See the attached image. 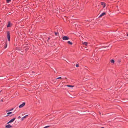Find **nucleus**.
Listing matches in <instances>:
<instances>
[{
	"label": "nucleus",
	"mask_w": 128,
	"mask_h": 128,
	"mask_svg": "<svg viewBox=\"0 0 128 128\" xmlns=\"http://www.w3.org/2000/svg\"><path fill=\"white\" fill-rule=\"evenodd\" d=\"M7 38L8 39V40L10 41V34L9 32H7Z\"/></svg>",
	"instance_id": "nucleus-1"
},
{
	"label": "nucleus",
	"mask_w": 128,
	"mask_h": 128,
	"mask_svg": "<svg viewBox=\"0 0 128 128\" xmlns=\"http://www.w3.org/2000/svg\"><path fill=\"white\" fill-rule=\"evenodd\" d=\"M16 118H16H13L12 119L7 123V124L12 122Z\"/></svg>",
	"instance_id": "nucleus-2"
},
{
	"label": "nucleus",
	"mask_w": 128,
	"mask_h": 128,
	"mask_svg": "<svg viewBox=\"0 0 128 128\" xmlns=\"http://www.w3.org/2000/svg\"><path fill=\"white\" fill-rule=\"evenodd\" d=\"M69 38L68 36H64L63 37L62 39L64 40H66L69 39Z\"/></svg>",
	"instance_id": "nucleus-3"
},
{
	"label": "nucleus",
	"mask_w": 128,
	"mask_h": 128,
	"mask_svg": "<svg viewBox=\"0 0 128 128\" xmlns=\"http://www.w3.org/2000/svg\"><path fill=\"white\" fill-rule=\"evenodd\" d=\"M25 102H23L22 104H20L19 106V108H22L25 105Z\"/></svg>",
	"instance_id": "nucleus-4"
},
{
	"label": "nucleus",
	"mask_w": 128,
	"mask_h": 128,
	"mask_svg": "<svg viewBox=\"0 0 128 128\" xmlns=\"http://www.w3.org/2000/svg\"><path fill=\"white\" fill-rule=\"evenodd\" d=\"M12 127V126H11L10 124H8L5 126V128H9Z\"/></svg>",
	"instance_id": "nucleus-5"
},
{
	"label": "nucleus",
	"mask_w": 128,
	"mask_h": 128,
	"mask_svg": "<svg viewBox=\"0 0 128 128\" xmlns=\"http://www.w3.org/2000/svg\"><path fill=\"white\" fill-rule=\"evenodd\" d=\"M101 5L103 6V8H105L106 6L105 3L104 2H101Z\"/></svg>",
	"instance_id": "nucleus-6"
},
{
	"label": "nucleus",
	"mask_w": 128,
	"mask_h": 128,
	"mask_svg": "<svg viewBox=\"0 0 128 128\" xmlns=\"http://www.w3.org/2000/svg\"><path fill=\"white\" fill-rule=\"evenodd\" d=\"M106 14V13L105 12H103L102 13V14H101L100 15V16H99V17H101L102 16H104Z\"/></svg>",
	"instance_id": "nucleus-7"
},
{
	"label": "nucleus",
	"mask_w": 128,
	"mask_h": 128,
	"mask_svg": "<svg viewBox=\"0 0 128 128\" xmlns=\"http://www.w3.org/2000/svg\"><path fill=\"white\" fill-rule=\"evenodd\" d=\"M11 24L10 22H8V24L7 25V27L8 28L10 27V25Z\"/></svg>",
	"instance_id": "nucleus-8"
},
{
	"label": "nucleus",
	"mask_w": 128,
	"mask_h": 128,
	"mask_svg": "<svg viewBox=\"0 0 128 128\" xmlns=\"http://www.w3.org/2000/svg\"><path fill=\"white\" fill-rule=\"evenodd\" d=\"M5 46H4V48H6L7 46V43L6 42H5Z\"/></svg>",
	"instance_id": "nucleus-9"
},
{
	"label": "nucleus",
	"mask_w": 128,
	"mask_h": 128,
	"mask_svg": "<svg viewBox=\"0 0 128 128\" xmlns=\"http://www.w3.org/2000/svg\"><path fill=\"white\" fill-rule=\"evenodd\" d=\"M28 115H27L24 116V117H22L21 118V120L22 121L23 120H24V118H26V117L28 116Z\"/></svg>",
	"instance_id": "nucleus-10"
},
{
	"label": "nucleus",
	"mask_w": 128,
	"mask_h": 128,
	"mask_svg": "<svg viewBox=\"0 0 128 128\" xmlns=\"http://www.w3.org/2000/svg\"><path fill=\"white\" fill-rule=\"evenodd\" d=\"M67 42L68 44L71 45H72V43L70 41H68Z\"/></svg>",
	"instance_id": "nucleus-11"
},
{
	"label": "nucleus",
	"mask_w": 128,
	"mask_h": 128,
	"mask_svg": "<svg viewBox=\"0 0 128 128\" xmlns=\"http://www.w3.org/2000/svg\"><path fill=\"white\" fill-rule=\"evenodd\" d=\"M83 44H84L86 45V46L87 45L88 43L86 42H84V43H83Z\"/></svg>",
	"instance_id": "nucleus-12"
},
{
	"label": "nucleus",
	"mask_w": 128,
	"mask_h": 128,
	"mask_svg": "<svg viewBox=\"0 0 128 128\" xmlns=\"http://www.w3.org/2000/svg\"><path fill=\"white\" fill-rule=\"evenodd\" d=\"M110 62L111 63H114V61L113 59L110 60Z\"/></svg>",
	"instance_id": "nucleus-13"
},
{
	"label": "nucleus",
	"mask_w": 128,
	"mask_h": 128,
	"mask_svg": "<svg viewBox=\"0 0 128 128\" xmlns=\"http://www.w3.org/2000/svg\"><path fill=\"white\" fill-rule=\"evenodd\" d=\"M67 86L68 87H73L74 86L70 85H67Z\"/></svg>",
	"instance_id": "nucleus-14"
},
{
	"label": "nucleus",
	"mask_w": 128,
	"mask_h": 128,
	"mask_svg": "<svg viewBox=\"0 0 128 128\" xmlns=\"http://www.w3.org/2000/svg\"><path fill=\"white\" fill-rule=\"evenodd\" d=\"M34 72L33 71H32L31 72L30 74L31 75H34Z\"/></svg>",
	"instance_id": "nucleus-15"
},
{
	"label": "nucleus",
	"mask_w": 128,
	"mask_h": 128,
	"mask_svg": "<svg viewBox=\"0 0 128 128\" xmlns=\"http://www.w3.org/2000/svg\"><path fill=\"white\" fill-rule=\"evenodd\" d=\"M62 79L61 77H59L58 78H56V79L57 80V79Z\"/></svg>",
	"instance_id": "nucleus-16"
},
{
	"label": "nucleus",
	"mask_w": 128,
	"mask_h": 128,
	"mask_svg": "<svg viewBox=\"0 0 128 128\" xmlns=\"http://www.w3.org/2000/svg\"><path fill=\"white\" fill-rule=\"evenodd\" d=\"M58 33V32H55V36H56L57 35Z\"/></svg>",
	"instance_id": "nucleus-17"
},
{
	"label": "nucleus",
	"mask_w": 128,
	"mask_h": 128,
	"mask_svg": "<svg viewBox=\"0 0 128 128\" xmlns=\"http://www.w3.org/2000/svg\"><path fill=\"white\" fill-rule=\"evenodd\" d=\"M11 0H6V2L7 3H8Z\"/></svg>",
	"instance_id": "nucleus-18"
},
{
	"label": "nucleus",
	"mask_w": 128,
	"mask_h": 128,
	"mask_svg": "<svg viewBox=\"0 0 128 128\" xmlns=\"http://www.w3.org/2000/svg\"><path fill=\"white\" fill-rule=\"evenodd\" d=\"M50 38L48 37V40H47V42H48L49 41V40H50Z\"/></svg>",
	"instance_id": "nucleus-19"
},
{
	"label": "nucleus",
	"mask_w": 128,
	"mask_h": 128,
	"mask_svg": "<svg viewBox=\"0 0 128 128\" xmlns=\"http://www.w3.org/2000/svg\"><path fill=\"white\" fill-rule=\"evenodd\" d=\"M12 113V112H8V113H7V114H10Z\"/></svg>",
	"instance_id": "nucleus-20"
},
{
	"label": "nucleus",
	"mask_w": 128,
	"mask_h": 128,
	"mask_svg": "<svg viewBox=\"0 0 128 128\" xmlns=\"http://www.w3.org/2000/svg\"><path fill=\"white\" fill-rule=\"evenodd\" d=\"M121 62V61L120 60H118V63H120Z\"/></svg>",
	"instance_id": "nucleus-21"
},
{
	"label": "nucleus",
	"mask_w": 128,
	"mask_h": 128,
	"mask_svg": "<svg viewBox=\"0 0 128 128\" xmlns=\"http://www.w3.org/2000/svg\"><path fill=\"white\" fill-rule=\"evenodd\" d=\"M76 66L77 67H78L79 66V64H77L76 65Z\"/></svg>",
	"instance_id": "nucleus-22"
},
{
	"label": "nucleus",
	"mask_w": 128,
	"mask_h": 128,
	"mask_svg": "<svg viewBox=\"0 0 128 128\" xmlns=\"http://www.w3.org/2000/svg\"><path fill=\"white\" fill-rule=\"evenodd\" d=\"M50 126H45V128H46L49 127Z\"/></svg>",
	"instance_id": "nucleus-23"
},
{
	"label": "nucleus",
	"mask_w": 128,
	"mask_h": 128,
	"mask_svg": "<svg viewBox=\"0 0 128 128\" xmlns=\"http://www.w3.org/2000/svg\"><path fill=\"white\" fill-rule=\"evenodd\" d=\"M21 118V117L20 116H18V118L19 119L20 118Z\"/></svg>",
	"instance_id": "nucleus-24"
},
{
	"label": "nucleus",
	"mask_w": 128,
	"mask_h": 128,
	"mask_svg": "<svg viewBox=\"0 0 128 128\" xmlns=\"http://www.w3.org/2000/svg\"><path fill=\"white\" fill-rule=\"evenodd\" d=\"M13 109H14L13 108H12L10 110V111L12 110H13Z\"/></svg>",
	"instance_id": "nucleus-25"
},
{
	"label": "nucleus",
	"mask_w": 128,
	"mask_h": 128,
	"mask_svg": "<svg viewBox=\"0 0 128 128\" xmlns=\"http://www.w3.org/2000/svg\"><path fill=\"white\" fill-rule=\"evenodd\" d=\"M101 128H104V127H101Z\"/></svg>",
	"instance_id": "nucleus-26"
},
{
	"label": "nucleus",
	"mask_w": 128,
	"mask_h": 128,
	"mask_svg": "<svg viewBox=\"0 0 128 128\" xmlns=\"http://www.w3.org/2000/svg\"><path fill=\"white\" fill-rule=\"evenodd\" d=\"M1 101H2V102L3 101V100H2Z\"/></svg>",
	"instance_id": "nucleus-27"
},
{
	"label": "nucleus",
	"mask_w": 128,
	"mask_h": 128,
	"mask_svg": "<svg viewBox=\"0 0 128 128\" xmlns=\"http://www.w3.org/2000/svg\"><path fill=\"white\" fill-rule=\"evenodd\" d=\"M127 36H128V34H127Z\"/></svg>",
	"instance_id": "nucleus-28"
},
{
	"label": "nucleus",
	"mask_w": 128,
	"mask_h": 128,
	"mask_svg": "<svg viewBox=\"0 0 128 128\" xmlns=\"http://www.w3.org/2000/svg\"><path fill=\"white\" fill-rule=\"evenodd\" d=\"M28 48H27V50H28Z\"/></svg>",
	"instance_id": "nucleus-29"
}]
</instances>
